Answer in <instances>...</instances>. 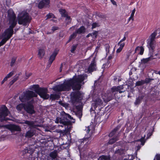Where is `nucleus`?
<instances>
[{
	"instance_id": "nucleus-1",
	"label": "nucleus",
	"mask_w": 160,
	"mask_h": 160,
	"mask_svg": "<svg viewBox=\"0 0 160 160\" xmlns=\"http://www.w3.org/2000/svg\"><path fill=\"white\" fill-rule=\"evenodd\" d=\"M84 80L83 77L74 75L71 78L67 80L65 79L63 83L56 85L53 89L58 92L69 91L71 88L73 90H78L72 92L71 95V98L73 100L78 102L82 99L81 94L79 90L81 88V83Z\"/></svg>"
},
{
	"instance_id": "nucleus-2",
	"label": "nucleus",
	"mask_w": 160,
	"mask_h": 160,
	"mask_svg": "<svg viewBox=\"0 0 160 160\" xmlns=\"http://www.w3.org/2000/svg\"><path fill=\"white\" fill-rule=\"evenodd\" d=\"M67 113L64 111L62 112L61 113L60 117H57L55 122L57 123H60V124H62L63 125H61L62 127H63V126H67L65 128L66 129L67 128V131H69L71 130L72 123L70 120L67 119Z\"/></svg>"
},
{
	"instance_id": "nucleus-3",
	"label": "nucleus",
	"mask_w": 160,
	"mask_h": 160,
	"mask_svg": "<svg viewBox=\"0 0 160 160\" xmlns=\"http://www.w3.org/2000/svg\"><path fill=\"white\" fill-rule=\"evenodd\" d=\"M17 20L19 24L26 26H28L30 23L32 18L27 12H22L18 14Z\"/></svg>"
},
{
	"instance_id": "nucleus-4",
	"label": "nucleus",
	"mask_w": 160,
	"mask_h": 160,
	"mask_svg": "<svg viewBox=\"0 0 160 160\" xmlns=\"http://www.w3.org/2000/svg\"><path fill=\"white\" fill-rule=\"evenodd\" d=\"M22 154L23 158L28 160H38V153L34 152L33 149L31 148L24 149L22 152Z\"/></svg>"
},
{
	"instance_id": "nucleus-5",
	"label": "nucleus",
	"mask_w": 160,
	"mask_h": 160,
	"mask_svg": "<svg viewBox=\"0 0 160 160\" xmlns=\"http://www.w3.org/2000/svg\"><path fill=\"white\" fill-rule=\"evenodd\" d=\"M37 95L35 92L31 90H27L23 92L22 94L19 96V99L23 102L30 100L34 97H37Z\"/></svg>"
},
{
	"instance_id": "nucleus-6",
	"label": "nucleus",
	"mask_w": 160,
	"mask_h": 160,
	"mask_svg": "<svg viewBox=\"0 0 160 160\" xmlns=\"http://www.w3.org/2000/svg\"><path fill=\"white\" fill-rule=\"evenodd\" d=\"M7 12L9 27L14 28L17 23L16 15L12 9H9Z\"/></svg>"
},
{
	"instance_id": "nucleus-7",
	"label": "nucleus",
	"mask_w": 160,
	"mask_h": 160,
	"mask_svg": "<svg viewBox=\"0 0 160 160\" xmlns=\"http://www.w3.org/2000/svg\"><path fill=\"white\" fill-rule=\"evenodd\" d=\"M7 108L5 105H2L0 108V121L1 122L11 120V119L6 117L9 113Z\"/></svg>"
},
{
	"instance_id": "nucleus-8",
	"label": "nucleus",
	"mask_w": 160,
	"mask_h": 160,
	"mask_svg": "<svg viewBox=\"0 0 160 160\" xmlns=\"http://www.w3.org/2000/svg\"><path fill=\"white\" fill-rule=\"evenodd\" d=\"M0 128L8 129L12 132L14 131L20 132L21 131V128L18 125L13 124L8 125H1L0 124Z\"/></svg>"
},
{
	"instance_id": "nucleus-9",
	"label": "nucleus",
	"mask_w": 160,
	"mask_h": 160,
	"mask_svg": "<svg viewBox=\"0 0 160 160\" xmlns=\"http://www.w3.org/2000/svg\"><path fill=\"white\" fill-rule=\"evenodd\" d=\"M13 28L9 27L2 33V37H6L8 39H9L12 36L13 34Z\"/></svg>"
},
{
	"instance_id": "nucleus-10",
	"label": "nucleus",
	"mask_w": 160,
	"mask_h": 160,
	"mask_svg": "<svg viewBox=\"0 0 160 160\" xmlns=\"http://www.w3.org/2000/svg\"><path fill=\"white\" fill-rule=\"evenodd\" d=\"M47 89L45 88H40L37 94L41 97L44 99H48L49 98V95L47 94Z\"/></svg>"
},
{
	"instance_id": "nucleus-11",
	"label": "nucleus",
	"mask_w": 160,
	"mask_h": 160,
	"mask_svg": "<svg viewBox=\"0 0 160 160\" xmlns=\"http://www.w3.org/2000/svg\"><path fill=\"white\" fill-rule=\"evenodd\" d=\"M24 110L28 114H35V111L34 109V107L33 105L30 102L26 104Z\"/></svg>"
},
{
	"instance_id": "nucleus-12",
	"label": "nucleus",
	"mask_w": 160,
	"mask_h": 160,
	"mask_svg": "<svg viewBox=\"0 0 160 160\" xmlns=\"http://www.w3.org/2000/svg\"><path fill=\"white\" fill-rule=\"evenodd\" d=\"M58 50L55 49L50 56L48 60V64L47 66V67L49 68L51 66L53 61L55 60L56 56L58 53Z\"/></svg>"
},
{
	"instance_id": "nucleus-13",
	"label": "nucleus",
	"mask_w": 160,
	"mask_h": 160,
	"mask_svg": "<svg viewBox=\"0 0 160 160\" xmlns=\"http://www.w3.org/2000/svg\"><path fill=\"white\" fill-rule=\"evenodd\" d=\"M50 3V0H41L38 4V7L39 9H42L43 8H48L49 7Z\"/></svg>"
},
{
	"instance_id": "nucleus-14",
	"label": "nucleus",
	"mask_w": 160,
	"mask_h": 160,
	"mask_svg": "<svg viewBox=\"0 0 160 160\" xmlns=\"http://www.w3.org/2000/svg\"><path fill=\"white\" fill-rule=\"evenodd\" d=\"M150 57L145 59H143V61L144 63H147L149 61L152 60L153 59H156L158 58V59H160V56L159 55L158 53H156L155 54L154 56H153L152 53H150Z\"/></svg>"
},
{
	"instance_id": "nucleus-15",
	"label": "nucleus",
	"mask_w": 160,
	"mask_h": 160,
	"mask_svg": "<svg viewBox=\"0 0 160 160\" xmlns=\"http://www.w3.org/2000/svg\"><path fill=\"white\" fill-rule=\"evenodd\" d=\"M36 130L35 128H30V129L27 131L25 136L28 138H30L33 136L36 133Z\"/></svg>"
},
{
	"instance_id": "nucleus-16",
	"label": "nucleus",
	"mask_w": 160,
	"mask_h": 160,
	"mask_svg": "<svg viewBox=\"0 0 160 160\" xmlns=\"http://www.w3.org/2000/svg\"><path fill=\"white\" fill-rule=\"evenodd\" d=\"M144 97V95L143 94H140L138 98H137L134 104L135 105H138L142 102V100Z\"/></svg>"
},
{
	"instance_id": "nucleus-17",
	"label": "nucleus",
	"mask_w": 160,
	"mask_h": 160,
	"mask_svg": "<svg viewBox=\"0 0 160 160\" xmlns=\"http://www.w3.org/2000/svg\"><path fill=\"white\" fill-rule=\"evenodd\" d=\"M154 41L149 40L148 41V43L150 49L149 52L152 53L154 52V50L155 49V47L154 44Z\"/></svg>"
},
{
	"instance_id": "nucleus-18",
	"label": "nucleus",
	"mask_w": 160,
	"mask_h": 160,
	"mask_svg": "<svg viewBox=\"0 0 160 160\" xmlns=\"http://www.w3.org/2000/svg\"><path fill=\"white\" fill-rule=\"evenodd\" d=\"M45 54V50L43 48H41L38 49V55L40 59H41Z\"/></svg>"
},
{
	"instance_id": "nucleus-19",
	"label": "nucleus",
	"mask_w": 160,
	"mask_h": 160,
	"mask_svg": "<svg viewBox=\"0 0 160 160\" xmlns=\"http://www.w3.org/2000/svg\"><path fill=\"white\" fill-rule=\"evenodd\" d=\"M86 29L83 26H81L75 31V32L77 34H84L86 32Z\"/></svg>"
},
{
	"instance_id": "nucleus-20",
	"label": "nucleus",
	"mask_w": 160,
	"mask_h": 160,
	"mask_svg": "<svg viewBox=\"0 0 160 160\" xmlns=\"http://www.w3.org/2000/svg\"><path fill=\"white\" fill-rule=\"evenodd\" d=\"M58 152L57 151L54 150L51 152L49 153V156L52 160H55L57 158L58 156Z\"/></svg>"
},
{
	"instance_id": "nucleus-21",
	"label": "nucleus",
	"mask_w": 160,
	"mask_h": 160,
	"mask_svg": "<svg viewBox=\"0 0 160 160\" xmlns=\"http://www.w3.org/2000/svg\"><path fill=\"white\" fill-rule=\"evenodd\" d=\"M120 126L118 125L109 134V136L110 137H112L115 134L116 132L120 129Z\"/></svg>"
},
{
	"instance_id": "nucleus-22",
	"label": "nucleus",
	"mask_w": 160,
	"mask_h": 160,
	"mask_svg": "<svg viewBox=\"0 0 160 160\" xmlns=\"http://www.w3.org/2000/svg\"><path fill=\"white\" fill-rule=\"evenodd\" d=\"M40 88L38 84H35L31 86L30 87V89L34 90L36 93H37Z\"/></svg>"
},
{
	"instance_id": "nucleus-23",
	"label": "nucleus",
	"mask_w": 160,
	"mask_h": 160,
	"mask_svg": "<svg viewBox=\"0 0 160 160\" xmlns=\"http://www.w3.org/2000/svg\"><path fill=\"white\" fill-rule=\"evenodd\" d=\"M102 104V100L101 99H96L95 100L94 103L93 104V106L94 107V108L96 109L97 107L99 106H100Z\"/></svg>"
},
{
	"instance_id": "nucleus-24",
	"label": "nucleus",
	"mask_w": 160,
	"mask_h": 160,
	"mask_svg": "<svg viewBox=\"0 0 160 160\" xmlns=\"http://www.w3.org/2000/svg\"><path fill=\"white\" fill-rule=\"evenodd\" d=\"M23 123L26 124L29 126L30 128H34L35 126L34 122L33 121L26 120Z\"/></svg>"
},
{
	"instance_id": "nucleus-25",
	"label": "nucleus",
	"mask_w": 160,
	"mask_h": 160,
	"mask_svg": "<svg viewBox=\"0 0 160 160\" xmlns=\"http://www.w3.org/2000/svg\"><path fill=\"white\" fill-rule=\"evenodd\" d=\"M26 103H21L19 104H18L16 107V109L19 111H21L24 108H25V107L26 106Z\"/></svg>"
},
{
	"instance_id": "nucleus-26",
	"label": "nucleus",
	"mask_w": 160,
	"mask_h": 160,
	"mask_svg": "<svg viewBox=\"0 0 160 160\" xmlns=\"http://www.w3.org/2000/svg\"><path fill=\"white\" fill-rule=\"evenodd\" d=\"M98 160H110V157L109 155H102L99 157Z\"/></svg>"
},
{
	"instance_id": "nucleus-27",
	"label": "nucleus",
	"mask_w": 160,
	"mask_h": 160,
	"mask_svg": "<svg viewBox=\"0 0 160 160\" xmlns=\"http://www.w3.org/2000/svg\"><path fill=\"white\" fill-rule=\"evenodd\" d=\"M157 30H155L149 36L150 40L154 41L157 35Z\"/></svg>"
},
{
	"instance_id": "nucleus-28",
	"label": "nucleus",
	"mask_w": 160,
	"mask_h": 160,
	"mask_svg": "<svg viewBox=\"0 0 160 160\" xmlns=\"http://www.w3.org/2000/svg\"><path fill=\"white\" fill-rule=\"evenodd\" d=\"M59 12L62 17H66L68 14L66 10L65 9H60L59 10Z\"/></svg>"
},
{
	"instance_id": "nucleus-29",
	"label": "nucleus",
	"mask_w": 160,
	"mask_h": 160,
	"mask_svg": "<svg viewBox=\"0 0 160 160\" xmlns=\"http://www.w3.org/2000/svg\"><path fill=\"white\" fill-rule=\"evenodd\" d=\"M118 138L117 137H114L109 140L108 143L109 144H112L118 141Z\"/></svg>"
},
{
	"instance_id": "nucleus-30",
	"label": "nucleus",
	"mask_w": 160,
	"mask_h": 160,
	"mask_svg": "<svg viewBox=\"0 0 160 160\" xmlns=\"http://www.w3.org/2000/svg\"><path fill=\"white\" fill-rule=\"evenodd\" d=\"M60 98L59 95L58 94H51L50 95V98L52 100L58 99Z\"/></svg>"
},
{
	"instance_id": "nucleus-31",
	"label": "nucleus",
	"mask_w": 160,
	"mask_h": 160,
	"mask_svg": "<svg viewBox=\"0 0 160 160\" xmlns=\"http://www.w3.org/2000/svg\"><path fill=\"white\" fill-rule=\"evenodd\" d=\"M96 15L100 18H107L106 15L103 14L102 13L99 12H97L96 13Z\"/></svg>"
},
{
	"instance_id": "nucleus-32",
	"label": "nucleus",
	"mask_w": 160,
	"mask_h": 160,
	"mask_svg": "<svg viewBox=\"0 0 160 160\" xmlns=\"http://www.w3.org/2000/svg\"><path fill=\"white\" fill-rule=\"evenodd\" d=\"M18 78L19 77L18 76L15 77L10 82L9 85L10 86L12 85L15 82L18 80Z\"/></svg>"
},
{
	"instance_id": "nucleus-33",
	"label": "nucleus",
	"mask_w": 160,
	"mask_h": 160,
	"mask_svg": "<svg viewBox=\"0 0 160 160\" xmlns=\"http://www.w3.org/2000/svg\"><path fill=\"white\" fill-rule=\"evenodd\" d=\"M17 59V58L15 57H13L11 59V62L10 63V66L11 67H12L14 65Z\"/></svg>"
},
{
	"instance_id": "nucleus-34",
	"label": "nucleus",
	"mask_w": 160,
	"mask_h": 160,
	"mask_svg": "<svg viewBox=\"0 0 160 160\" xmlns=\"http://www.w3.org/2000/svg\"><path fill=\"white\" fill-rule=\"evenodd\" d=\"M105 49L106 54L107 55L109 53L110 46L109 44H107L105 45Z\"/></svg>"
},
{
	"instance_id": "nucleus-35",
	"label": "nucleus",
	"mask_w": 160,
	"mask_h": 160,
	"mask_svg": "<svg viewBox=\"0 0 160 160\" xmlns=\"http://www.w3.org/2000/svg\"><path fill=\"white\" fill-rule=\"evenodd\" d=\"M47 19L51 18H56L54 15L52 13H49L46 15Z\"/></svg>"
},
{
	"instance_id": "nucleus-36",
	"label": "nucleus",
	"mask_w": 160,
	"mask_h": 160,
	"mask_svg": "<svg viewBox=\"0 0 160 160\" xmlns=\"http://www.w3.org/2000/svg\"><path fill=\"white\" fill-rule=\"evenodd\" d=\"M144 84V80H141V81H139L136 82V86H140Z\"/></svg>"
},
{
	"instance_id": "nucleus-37",
	"label": "nucleus",
	"mask_w": 160,
	"mask_h": 160,
	"mask_svg": "<svg viewBox=\"0 0 160 160\" xmlns=\"http://www.w3.org/2000/svg\"><path fill=\"white\" fill-rule=\"evenodd\" d=\"M2 38H3L0 42V44H1V45H2L5 44L6 42L9 40V39H8L6 37H2Z\"/></svg>"
},
{
	"instance_id": "nucleus-38",
	"label": "nucleus",
	"mask_w": 160,
	"mask_h": 160,
	"mask_svg": "<svg viewBox=\"0 0 160 160\" xmlns=\"http://www.w3.org/2000/svg\"><path fill=\"white\" fill-rule=\"evenodd\" d=\"M76 115L78 118L81 119L82 116V111H77L75 112Z\"/></svg>"
},
{
	"instance_id": "nucleus-39",
	"label": "nucleus",
	"mask_w": 160,
	"mask_h": 160,
	"mask_svg": "<svg viewBox=\"0 0 160 160\" xmlns=\"http://www.w3.org/2000/svg\"><path fill=\"white\" fill-rule=\"evenodd\" d=\"M67 16L66 17H65V18H66V20H69V21H68L66 22L67 24H69L70 23L71 21H72V18H71V17L69 16H68V14H67Z\"/></svg>"
},
{
	"instance_id": "nucleus-40",
	"label": "nucleus",
	"mask_w": 160,
	"mask_h": 160,
	"mask_svg": "<svg viewBox=\"0 0 160 160\" xmlns=\"http://www.w3.org/2000/svg\"><path fill=\"white\" fill-rule=\"evenodd\" d=\"M77 36V34L75 32H73L72 34L70 35L69 38L71 39L72 40L75 38L76 36Z\"/></svg>"
},
{
	"instance_id": "nucleus-41",
	"label": "nucleus",
	"mask_w": 160,
	"mask_h": 160,
	"mask_svg": "<svg viewBox=\"0 0 160 160\" xmlns=\"http://www.w3.org/2000/svg\"><path fill=\"white\" fill-rule=\"evenodd\" d=\"M111 91L112 93H113L115 92V94H116V92H118V88H117V87H113L111 88Z\"/></svg>"
},
{
	"instance_id": "nucleus-42",
	"label": "nucleus",
	"mask_w": 160,
	"mask_h": 160,
	"mask_svg": "<svg viewBox=\"0 0 160 160\" xmlns=\"http://www.w3.org/2000/svg\"><path fill=\"white\" fill-rule=\"evenodd\" d=\"M91 37H95V38H96L97 37V36H98V31H94L92 33H91Z\"/></svg>"
},
{
	"instance_id": "nucleus-43",
	"label": "nucleus",
	"mask_w": 160,
	"mask_h": 160,
	"mask_svg": "<svg viewBox=\"0 0 160 160\" xmlns=\"http://www.w3.org/2000/svg\"><path fill=\"white\" fill-rule=\"evenodd\" d=\"M77 47V45H73L71 47L70 51L71 52L74 53V51L75 50Z\"/></svg>"
},
{
	"instance_id": "nucleus-44",
	"label": "nucleus",
	"mask_w": 160,
	"mask_h": 160,
	"mask_svg": "<svg viewBox=\"0 0 160 160\" xmlns=\"http://www.w3.org/2000/svg\"><path fill=\"white\" fill-rule=\"evenodd\" d=\"M153 79L150 78H146L144 80V84L145 83H149L151 81L153 80Z\"/></svg>"
},
{
	"instance_id": "nucleus-45",
	"label": "nucleus",
	"mask_w": 160,
	"mask_h": 160,
	"mask_svg": "<svg viewBox=\"0 0 160 160\" xmlns=\"http://www.w3.org/2000/svg\"><path fill=\"white\" fill-rule=\"evenodd\" d=\"M154 160H160V154H157L155 157Z\"/></svg>"
},
{
	"instance_id": "nucleus-46",
	"label": "nucleus",
	"mask_w": 160,
	"mask_h": 160,
	"mask_svg": "<svg viewBox=\"0 0 160 160\" xmlns=\"http://www.w3.org/2000/svg\"><path fill=\"white\" fill-rule=\"evenodd\" d=\"M92 29H93L96 27H98V23L96 22H93L92 24Z\"/></svg>"
},
{
	"instance_id": "nucleus-47",
	"label": "nucleus",
	"mask_w": 160,
	"mask_h": 160,
	"mask_svg": "<svg viewBox=\"0 0 160 160\" xmlns=\"http://www.w3.org/2000/svg\"><path fill=\"white\" fill-rule=\"evenodd\" d=\"M94 68L95 67H92V66H89L88 68V70L89 72H92L93 71Z\"/></svg>"
},
{
	"instance_id": "nucleus-48",
	"label": "nucleus",
	"mask_w": 160,
	"mask_h": 160,
	"mask_svg": "<svg viewBox=\"0 0 160 160\" xmlns=\"http://www.w3.org/2000/svg\"><path fill=\"white\" fill-rule=\"evenodd\" d=\"M144 51V48L142 46H141V48L140 49V52L138 53V54L141 55H142L143 54Z\"/></svg>"
},
{
	"instance_id": "nucleus-49",
	"label": "nucleus",
	"mask_w": 160,
	"mask_h": 160,
	"mask_svg": "<svg viewBox=\"0 0 160 160\" xmlns=\"http://www.w3.org/2000/svg\"><path fill=\"white\" fill-rule=\"evenodd\" d=\"M76 108L77 111H82V108L80 105H78L76 106Z\"/></svg>"
},
{
	"instance_id": "nucleus-50",
	"label": "nucleus",
	"mask_w": 160,
	"mask_h": 160,
	"mask_svg": "<svg viewBox=\"0 0 160 160\" xmlns=\"http://www.w3.org/2000/svg\"><path fill=\"white\" fill-rule=\"evenodd\" d=\"M13 74V72H11L8 74L6 76L8 78L11 77Z\"/></svg>"
},
{
	"instance_id": "nucleus-51",
	"label": "nucleus",
	"mask_w": 160,
	"mask_h": 160,
	"mask_svg": "<svg viewBox=\"0 0 160 160\" xmlns=\"http://www.w3.org/2000/svg\"><path fill=\"white\" fill-rule=\"evenodd\" d=\"M59 28L58 27L53 26L52 27V32H53L54 31L57 30Z\"/></svg>"
},
{
	"instance_id": "nucleus-52",
	"label": "nucleus",
	"mask_w": 160,
	"mask_h": 160,
	"mask_svg": "<svg viewBox=\"0 0 160 160\" xmlns=\"http://www.w3.org/2000/svg\"><path fill=\"white\" fill-rule=\"evenodd\" d=\"M138 141L141 142L142 144L143 145L145 143V141H144V138H142L139 140H138Z\"/></svg>"
},
{
	"instance_id": "nucleus-53",
	"label": "nucleus",
	"mask_w": 160,
	"mask_h": 160,
	"mask_svg": "<svg viewBox=\"0 0 160 160\" xmlns=\"http://www.w3.org/2000/svg\"><path fill=\"white\" fill-rule=\"evenodd\" d=\"M126 39V37L125 36V35L124 36L123 38L122 39H121L120 41L118 42V44H120L121 42H122L123 41H125Z\"/></svg>"
},
{
	"instance_id": "nucleus-54",
	"label": "nucleus",
	"mask_w": 160,
	"mask_h": 160,
	"mask_svg": "<svg viewBox=\"0 0 160 160\" xmlns=\"http://www.w3.org/2000/svg\"><path fill=\"white\" fill-rule=\"evenodd\" d=\"M141 48V46H140V47H139V46H138L137 47L135 50V52H138V51H140V49Z\"/></svg>"
},
{
	"instance_id": "nucleus-55",
	"label": "nucleus",
	"mask_w": 160,
	"mask_h": 160,
	"mask_svg": "<svg viewBox=\"0 0 160 160\" xmlns=\"http://www.w3.org/2000/svg\"><path fill=\"white\" fill-rule=\"evenodd\" d=\"M118 45H119L120 48L123 49L125 46V43L124 42H121L120 44Z\"/></svg>"
},
{
	"instance_id": "nucleus-56",
	"label": "nucleus",
	"mask_w": 160,
	"mask_h": 160,
	"mask_svg": "<svg viewBox=\"0 0 160 160\" xmlns=\"http://www.w3.org/2000/svg\"><path fill=\"white\" fill-rule=\"evenodd\" d=\"M67 119L70 120V119H73V118L69 114H67Z\"/></svg>"
},
{
	"instance_id": "nucleus-57",
	"label": "nucleus",
	"mask_w": 160,
	"mask_h": 160,
	"mask_svg": "<svg viewBox=\"0 0 160 160\" xmlns=\"http://www.w3.org/2000/svg\"><path fill=\"white\" fill-rule=\"evenodd\" d=\"M122 49L121 48L119 47L116 50V52L117 53H120L122 50Z\"/></svg>"
},
{
	"instance_id": "nucleus-58",
	"label": "nucleus",
	"mask_w": 160,
	"mask_h": 160,
	"mask_svg": "<svg viewBox=\"0 0 160 160\" xmlns=\"http://www.w3.org/2000/svg\"><path fill=\"white\" fill-rule=\"evenodd\" d=\"M135 11H136L135 8H134L132 11V13L131 14V16L134 17V14Z\"/></svg>"
},
{
	"instance_id": "nucleus-59",
	"label": "nucleus",
	"mask_w": 160,
	"mask_h": 160,
	"mask_svg": "<svg viewBox=\"0 0 160 160\" xmlns=\"http://www.w3.org/2000/svg\"><path fill=\"white\" fill-rule=\"evenodd\" d=\"M117 88H118V91H119V90H121L123 88V86H118L117 87Z\"/></svg>"
},
{
	"instance_id": "nucleus-60",
	"label": "nucleus",
	"mask_w": 160,
	"mask_h": 160,
	"mask_svg": "<svg viewBox=\"0 0 160 160\" xmlns=\"http://www.w3.org/2000/svg\"><path fill=\"white\" fill-rule=\"evenodd\" d=\"M112 55L111 54H110L108 57V61L111 60V59L112 58Z\"/></svg>"
},
{
	"instance_id": "nucleus-61",
	"label": "nucleus",
	"mask_w": 160,
	"mask_h": 160,
	"mask_svg": "<svg viewBox=\"0 0 160 160\" xmlns=\"http://www.w3.org/2000/svg\"><path fill=\"white\" fill-rule=\"evenodd\" d=\"M131 20H132V21L134 20L133 16H131V15H130V17L128 19V22H129Z\"/></svg>"
},
{
	"instance_id": "nucleus-62",
	"label": "nucleus",
	"mask_w": 160,
	"mask_h": 160,
	"mask_svg": "<svg viewBox=\"0 0 160 160\" xmlns=\"http://www.w3.org/2000/svg\"><path fill=\"white\" fill-rule=\"evenodd\" d=\"M95 65V64L94 62H92L91 64H90L89 66H92V67H94Z\"/></svg>"
},
{
	"instance_id": "nucleus-63",
	"label": "nucleus",
	"mask_w": 160,
	"mask_h": 160,
	"mask_svg": "<svg viewBox=\"0 0 160 160\" xmlns=\"http://www.w3.org/2000/svg\"><path fill=\"white\" fill-rule=\"evenodd\" d=\"M111 2L114 5H116L117 4L116 2L114 0H113Z\"/></svg>"
},
{
	"instance_id": "nucleus-64",
	"label": "nucleus",
	"mask_w": 160,
	"mask_h": 160,
	"mask_svg": "<svg viewBox=\"0 0 160 160\" xmlns=\"http://www.w3.org/2000/svg\"><path fill=\"white\" fill-rule=\"evenodd\" d=\"M147 135L148 137H149L152 136V133L150 132L148 133Z\"/></svg>"
}]
</instances>
